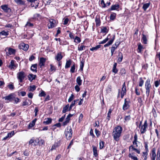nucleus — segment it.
Wrapping results in <instances>:
<instances>
[{"instance_id": "412c9836", "label": "nucleus", "mask_w": 160, "mask_h": 160, "mask_svg": "<svg viewBox=\"0 0 160 160\" xmlns=\"http://www.w3.org/2000/svg\"><path fill=\"white\" fill-rule=\"evenodd\" d=\"M63 58L61 54V52H59L58 53L55 57V59L57 60L58 61H59Z\"/></svg>"}, {"instance_id": "7c9ffc66", "label": "nucleus", "mask_w": 160, "mask_h": 160, "mask_svg": "<svg viewBox=\"0 0 160 160\" xmlns=\"http://www.w3.org/2000/svg\"><path fill=\"white\" fill-rule=\"evenodd\" d=\"M46 120L43 122V123L46 124H50L52 121V119L51 118H48L47 119H45Z\"/></svg>"}, {"instance_id": "393cba45", "label": "nucleus", "mask_w": 160, "mask_h": 160, "mask_svg": "<svg viewBox=\"0 0 160 160\" xmlns=\"http://www.w3.org/2000/svg\"><path fill=\"white\" fill-rule=\"evenodd\" d=\"M134 151H135L137 153L140 154V151L139 150L137 149V148H134V146L133 145H131L129 147V150H130L131 148Z\"/></svg>"}, {"instance_id": "a18cd8bd", "label": "nucleus", "mask_w": 160, "mask_h": 160, "mask_svg": "<svg viewBox=\"0 0 160 160\" xmlns=\"http://www.w3.org/2000/svg\"><path fill=\"white\" fill-rule=\"evenodd\" d=\"M74 41L77 43H79L81 41V39L78 36H76L75 38Z\"/></svg>"}, {"instance_id": "4468645a", "label": "nucleus", "mask_w": 160, "mask_h": 160, "mask_svg": "<svg viewBox=\"0 0 160 160\" xmlns=\"http://www.w3.org/2000/svg\"><path fill=\"white\" fill-rule=\"evenodd\" d=\"M151 88V85L150 84V79L148 78L147 79L145 82V88Z\"/></svg>"}, {"instance_id": "9b49d317", "label": "nucleus", "mask_w": 160, "mask_h": 160, "mask_svg": "<svg viewBox=\"0 0 160 160\" xmlns=\"http://www.w3.org/2000/svg\"><path fill=\"white\" fill-rule=\"evenodd\" d=\"M119 5L118 4H116L111 6V8L108 9V11H111L114 10H117L119 8Z\"/></svg>"}, {"instance_id": "f8f14e48", "label": "nucleus", "mask_w": 160, "mask_h": 160, "mask_svg": "<svg viewBox=\"0 0 160 160\" xmlns=\"http://www.w3.org/2000/svg\"><path fill=\"white\" fill-rule=\"evenodd\" d=\"M46 61V59L44 58H40L39 65L40 68H41L42 66H44L45 63Z\"/></svg>"}, {"instance_id": "72a5a7b5", "label": "nucleus", "mask_w": 160, "mask_h": 160, "mask_svg": "<svg viewBox=\"0 0 160 160\" xmlns=\"http://www.w3.org/2000/svg\"><path fill=\"white\" fill-rule=\"evenodd\" d=\"M143 48V47L141 44L140 43H139L138 45V52H141Z\"/></svg>"}, {"instance_id": "9d476101", "label": "nucleus", "mask_w": 160, "mask_h": 160, "mask_svg": "<svg viewBox=\"0 0 160 160\" xmlns=\"http://www.w3.org/2000/svg\"><path fill=\"white\" fill-rule=\"evenodd\" d=\"M1 8L6 12H11V9L8 7L7 5H2L1 6Z\"/></svg>"}, {"instance_id": "e2e57ef3", "label": "nucleus", "mask_w": 160, "mask_h": 160, "mask_svg": "<svg viewBox=\"0 0 160 160\" xmlns=\"http://www.w3.org/2000/svg\"><path fill=\"white\" fill-rule=\"evenodd\" d=\"M95 132L97 137H98L100 135V132L99 130H98L97 129H95Z\"/></svg>"}, {"instance_id": "c9c22d12", "label": "nucleus", "mask_w": 160, "mask_h": 160, "mask_svg": "<svg viewBox=\"0 0 160 160\" xmlns=\"http://www.w3.org/2000/svg\"><path fill=\"white\" fill-rule=\"evenodd\" d=\"M36 143H37L36 141L34 140L32 138L31 139L29 142V144L31 145L32 146L33 145V143L34 144V146H35L36 145Z\"/></svg>"}, {"instance_id": "8fccbe9b", "label": "nucleus", "mask_w": 160, "mask_h": 160, "mask_svg": "<svg viewBox=\"0 0 160 160\" xmlns=\"http://www.w3.org/2000/svg\"><path fill=\"white\" fill-rule=\"evenodd\" d=\"M115 38V36L114 35H113L112 38H111V40H109V41L107 43L108 44H109V45H111L112 44V43H113L114 40Z\"/></svg>"}, {"instance_id": "052dcab7", "label": "nucleus", "mask_w": 160, "mask_h": 160, "mask_svg": "<svg viewBox=\"0 0 160 160\" xmlns=\"http://www.w3.org/2000/svg\"><path fill=\"white\" fill-rule=\"evenodd\" d=\"M30 105V104H29V102L27 101V100L23 102H22V106H29Z\"/></svg>"}, {"instance_id": "79ce46f5", "label": "nucleus", "mask_w": 160, "mask_h": 160, "mask_svg": "<svg viewBox=\"0 0 160 160\" xmlns=\"http://www.w3.org/2000/svg\"><path fill=\"white\" fill-rule=\"evenodd\" d=\"M116 14L115 13H112L110 16V19L111 20H114L116 17Z\"/></svg>"}, {"instance_id": "a19ab883", "label": "nucleus", "mask_w": 160, "mask_h": 160, "mask_svg": "<svg viewBox=\"0 0 160 160\" xmlns=\"http://www.w3.org/2000/svg\"><path fill=\"white\" fill-rule=\"evenodd\" d=\"M142 35L143 37L142 39V41L144 44H146L147 43V39L146 37L144 34H143Z\"/></svg>"}, {"instance_id": "4d7b16f0", "label": "nucleus", "mask_w": 160, "mask_h": 160, "mask_svg": "<svg viewBox=\"0 0 160 160\" xmlns=\"http://www.w3.org/2000/svg\"><path fill=\"white\" fill-rule=\"evenodd\" d=\"M75 64L74 63L73 65L71 67L70 69V72L72 73H73L75 72Z\"/></svg>"}, {"instance_id": "1a4fd4ad", "label": "nucleus", "mask_w": 160, "mask_h": 160, "mask_svg": "<svg viewBox=\"0 0 160 160\" xmlns=\"http://www.w3.org/2000/svg\"><path fill=\"white\" fill-rule=\"evenodd\" d=\"M147 126L148 123L147 122V121L146 120L144 122L143 125H142L141 127L140 130V132L141 133H144L146 132V129L147 128Z\"/></svg>"}, {"instance_id": "a878e982", "label": "nucleus", "mask_w": 160, "mask_h": 160, "mask_svg": "<svg viewBox=\"0 0 160 160\" xmlns=\"http://www.w3.org/2000/svg\"><path fill=\"white\" fill-rule=\"evenodd\" d=\"M92 147L93 155L95 157H97L98 155L97 152V148L93 146H92Z\"/></svg>"}, {"instance_id": "49530a36", "label": "nucleus", "mask_w": 160, "mask_h": 160, "mask_svg": "<svg viewBox=\"0 0 160 160\" xmlns=\"http://www.w3.org/2000/svg\"><path fill=\"white\" fill-rule=\"evenodd\" d=\"M13 101H14V103L17 104L18 102H20V99L18 98L15 97L14 96Z\"/></svg>"}, {"instance_id": "aec40b11", "label": "nucleus", "mask_w": 160, "mask_h": 160, "mask_svg": "<svg viewBox=\"0 0 160 160\" xmlns=\"http://www.w3.org/2000/svg\"><path fill=\"white\" fill-rule=\"evenodd\" d=\"M36 77V75H34L32 74H29L28 76V80L31 82L35 79Z\"/></svg>"}, {"instance_id": "5701e85b", "label": "nucleus", "mask_w": 160, "mask_h": 160, "mask_svg": "<svg viewBox=\"0 0 160 160\" xmlns=\"http://www.w3.org/2000/svg\"><path fill=\"white\" fill-rule=\"evenodd\" d=\"M126 88H122V92L121 94V97L122 98L126 94Z\"/></svg>"}, {"instance_id": "2f4dec72", "label": "nucleus", "mask_w": 160, "mask_h": 160, "mask_svg": "<svg viewBox=\"0 0 160 160\" xmlns=\"http://www.w3.org/2000/svg\"><path fill=\"white\" fill-rule=\"evenodd\" d=\"M15 2L18 4L23 5L25 4V1L22 0H14Z\"/></svg>"}, {"instance_id": "b1692460", "label": "nucleus", "mask_w": 160, "mask_h": 160, "mask_svg": "<svg viewBox=\"0 0 160 160\" xmlns=\"http://www.w3.org/2000/svg\"><path fill=\"white\" fill-rule=\"evenodd\" d=\"M37 64H32L31 67V70L33 72H36L37 71Z\"/></svg>"}, {"instance_id": "ddd939ff", "label": "nucleus", "mask_w": 160, "mask_h": 160, "mask_svg": "<svg viewBox=\"0 0 160 160\" xmlns=\"http://www.w3.org/2000/svg\"><path fill=\"white\" fill-rule=\"evenodd\" d=\"M15 62V61L12 60L10 62V63L9 66V68L11 69L16 68L17 67V65L16 64Z\"/></svg>"}, {"instance_id": "0e129e2a", "label": "nucleus", "mask_w": 160, "mask_h": 160, "mask_svg": "<svg viewBox=\"0 0 160 160\" xmlns=\"http://www.w3.org/2000/svg\"><path fill=\"white\" fill-rule=\"evenodd\" d=\"M90 135L91 136L92 138H94L95 137V136L94 135L93 132V130L92 128H91L89 132Z\"/></svg>"}, {"instance_id": "c03bdc74", "label": "nucleus", "mask_w": 160, "mask_h": 160, "mask_svg": "<svg viewBox=\"0 0 160 160\" xmlns=\"http://www.w3.org/2000/svg\"><path fill=\"white\" fill-rule=\"evenodd\" d=\"M144 83V81L142 80V78H139V86L142 87Z\"/></svg>"}, {"instance_id": "f704fd0d", "label": "nucleus", "mask_w": 160, "mask_h": 160, "mask_svg": "<svg viewBox=\"0 0 160 160\" xmlns=\"http://www.w3.org/2000/svg\"><path fill=\"white\" fill-rule=\"evenodd\" d=\"M150 5V2H148L144 4L142 7V8L145 11H146L147 8H148L149 6Z\"/></svg>"}, {"instance_id": "09e8293b", "label": "nucleus", "mask_w": 160, "mask_h": 160, "mask_svg": "<svg viewBox=\"0 0 160 160\" xmlns=\"http://www.w3.org/2000/svg\"><path fill=\"white\" fill-rule=\"evenodd\" d=\"M105 142L103 141H101L99 142V148L102 149L104 147Z\"/></svg>"}, {"instance_id": "39448f33", "label": "nucleus", "mask_w": 160, "mask_h": 160, "mask_svg": "<svg viewBox=\"0 0 160 160\" xmlns=\"http://www.w3.org/2000/svg\"><path fill=\"white\" fill-rule=\"evenodd\" d=\"M130 102L129 101H127V99L125 98L124 99V104L122 106V109L123 110H126L128 109L130 107Z\"/></svg>"}, {"instance_id": "6e6552de", "label": "nucleus", "mask_w": 160, "mask_h": 160, "mask_svg": "<svg viewBox=\"0 0 160 160\" xmlns=\"http://www.w3.org/2000/svg\"><path fill=\"white\" fill-rule=\"evenodd\" d=\"M50 24H48V28H52L55 26L56 21L53 19H50L49 20Z\"/></svg>"}, {"instance_id": "4c0bfd02", "label": "nucleus", "mask_w": 160, "mask_h": 160, "mask_svg": "<svg viewBox=\"0 0 160 160\" xmlns=\"http://www.w3.org/2000/svg\"><path fill=\"white\" fill-rule=\"evenodd\" d=\"M84 60L83 59H82L80 62V70L81 71H83V68L84 64Z\"/></svg>"}, {"instance_id": "338daca9", "label": "nucleus", "mask_w": 160, "mask_h": 160, "mask_svg": "<svg viewBox=\"0 0 160 160\" xmlns=\"http://www.w3.org/2000/svg\"><path fill=\"white\" fill-rule=\"evenodd\" d=\"M40 16V14L38 13H35L34 14L33 17L32 18L33 19H36L38 17H39Z\"/></svg>"}, {"instance_id": "dca6fc26", "label": "nucleus", "mask_w": 160, "mask_h": 160, "mask_svg": "<svg viewBox=\"0 0 160 160\" xmlns=\"http://www.w3.org/2000/svg\"><path fill=\"white\" fill-rule=\"evenodd\" d=\"M8 51L7 53L10 55L12 54H14L15 53L16 50L15 49L11 48H9L7 49Z\"/></svg>"}, {"instance_id": "37998d69", "label": "nucleus", "mask_w": 160, "mask_h": 160, "mask_svg": "<svg viewBox=\"0 0 160 160\" xmlns=\"http://www.w3.org/2000/svg\"><path fill=\"white\" fill-rule=\"evenodd\" d=\"M112 110L111 109H110L108 113V115L107 117V119L108 120V121H109L110 120V115L111 113L112 112Z\"/></svg>"}, {"instance_id": "774afa93", "label": "nucleus", "mask_w": 160, "mask_h": 160, "mask_svg": "<svg viewBox=\"0 0 160 160\" xmlns=\"http://www.w3.org/2000/svg\"><path fill=\"white\" fill-rule=\"evenodd\" d=\"M8 87L11 90H13L14 88V86L12 84H10L8 85Z\"/></svg>"}, {"instance_id": "c756f323", "label": "nucleus", "mask_w": 160, "mask_h": 160, "mask_svg": "<svg viewBox=\"0 0 160 160\" xmlns=\"http://www.w3.org/2000/svg\"><path fill=\"white\" fill-rule=\"evenodd\" d=\"M34 25L33 23L30 22H28L25 25V27L27 28H33Z\"/></svg>"}, {"instance_id": "cd10ccee", "label": "nucleus", "mask_w": 160, "mask_h": 160, "mask_svg": "<svg viewBox=\"0 0 160 160\" xmlns=\"http://www.w3.org/2000/svg\"><path fill=\"white\" fill-rule=\"evenodd\" d=\"M82 80L80 76L78 77L76 79V82L79 86H81L82 84Z\"/></svg>"}, {"instance_id": "de8ad7c7", "label": "nucleus", "mask_w": 160, "mask_h": 160, "mask_svg": "<svg viewBox=\"0 0 160 160\" xmlns=\"http://www.w3.org/2000/svg\"><path fill=\"white\" fill-rule=\"evenodd\" d=\"M110 35V34H109L108 35V37L106 38H105V39L103 40L102 41L100 42H99V44H103L105 43L108 40L109 38H108V36H109Z\"/></svg>"}, {"instance_id": "f257e3e1", "label": "nucleus", "mask_w": 160, "mask_h": 160, "mask_svg": "<svg viewBox=\"0 0 160 160\" xmlns=\"http://www.w3.org/2000/svg\"><path fill=\"white\" fill-rule=\"evenodd\" d=\"M122 131V128L120 126H118L114 128L112 132V135L114 139L118 141L119 139V137L121 135Z\"/></svg>"}, {"instance_id": "2eb2a0df", "label": "nucleus", "mask_w": 160, "mask_h": 160, "mask_svg": "<svg viewBox=\"0 0 160 160\" xmlns=\"http://www.w3.org/2000/svg\"><path fill=\"white\" fill-rule=\"evenodd\" d=\"M39 2L37 0H34L32 2L31 6L32 7H35V8H37Z\"/></svg>"}, {"instance_id": "5fc2aeb1", "label": "nucleus", "mask_w": 160, "mask_h": 160, "mask_svg": "<svg viewBox=\"0 0 160 160\" xmlns=\"http://www.w3.org/2000/svg\"><path fill=\"white\" fill-rule=\"evenodd\" d=\"M8 32H6L5 31L3 30L0 32V35H2L4 36H7L8 35Z\"/></svg>"}, {"instance_id": "680f3d73", "label": "nucleus", "mask_w": 160, "mask_h": 160, "mask_svg": "<svg viewBox=\"0 0 160 160\" xmlns=\"http://www.w3.org/2000/svg\"><path fill=\"white\" fill-rule=\"evenodd\" d=\"M14 131H12L11 132L8 133V137H9V138H11L12 137L13 135H14Z\"/></svg>"}, {"instance_id": "69168bd1", "label": "nucleus", "mask_w": 160, "mask_h": 160, "mask_svg": "<svg viewBox=\"0 0 160 160\" xmlns=\"http://www.w3.org/2000/svg\"><path fill=\"white\" fill-rule=\"evenodd\" d=\"M131 119V116L130 115L125 116L124 118V120L126 121H128Z\"/></svg>"}, {"instance_id": "7ed1b4c3", "label": "nucleus", "mask_w": 160, "mask_h": 160, "mask_svg": "<svg viewBox=\"0 0 160 160\" xmlns=\"http://www.w3.org/2000/svg\"><path fill=\"white\" fill-rule=\"evenodd\" d=\"M64 133L67 139H70L72 137V131L71 127H67L65 130Z\"/></svg>"}, {"instance_id": "603ef678", "label": "nucleus", "mask_w": 160, "mask_h": 160, "mask_svg": "<svg viewBox=\"0 0 160 160\" xmlns=\"http://www.w3.org/2000/svg\"><path fill=\"white\" fill-rule=\"evenodd\" d=\"M126 70L124 68H122L120 70V73L121 75L122 76H124L126 73Z\"/></svg>"}, {"instance_id": "f03ea898", "label": "nucleus", "mask_w": 160, "mask_h": 160, "mask_svg": "<svg viewBox=\"0 0 160 160\" xmlns=\"http://www.w3.org/2000/svg\"><path fill=\"white\" fill-rule=\"evenodd\" d=\"M156 152V148H153L150 154L151 160H155L156 157V160H160V149H158L157 152V154Z\"/></svg>"}, {"instance_id": "ea45409f", "label": "nucleus", "mask_w": 160, "mask_h": 160, "mask_svg": "<svg viewBox=\"0 0 160 160\" xmlns=\"http://www.w3.org/2000/svg\"><path fill=\"white\" fill-rule=\"evenodd\" d=\"M69 107V104L66 105L63 108L62 112L63 113H65L68 110Z\"/></svg>"}, {"instance_id": "c85d7f7f", "label": "nucleus", "mask_w": 160, "mask_h": 160, "mask_svg": "<svg viewBox=\"0 0 160 160\" xmlns=\"http://www.w3.org/2000/svg\"><path fill=\"white\" fill-rule=\"evenodd\" d=\"M95 21L96 24V25L97 27L99 26L100 25L101 23V21L100 19L99 18H98L97 17H96Z\"/></svg>"}, {"instance_id": "58836bf2", "label": "nucleus", "mask_w": 160, "mask_h": 160, "mask_svg": "<svg viewBox=\"0 0 160 160\" xmlns=\"http://www.w3.org/2000/svg\"><path fill=\"white\" fill-rule=\"evenodd\" d=\"M101 45H98L96 46L95 47H92V48H90V50L91 51H96L98 49L100 48Z\"/></svg>"}, {"instance_id": "f3484780", "label": "nucleus", "mask_w": 160, "mask_h": 160, "mask_svg": "<svg viewBox=\"0 0 160 160\" xmlns=\"http://www.w3.org/2000/svg\"><path fill=\"white\" fill-rule=\"evenodd\" d=\"M117 64L116 62H114L113 66L112 72L115 74L117 73L118 72V70L116 68Z\"/></svg>"}, {"instance_id": "13d9d810", "label": "nucleus", "mask_w": 160, "mask_h": 160, "mask_svg": "<svg viewBox=\"0 0 160 160\" xmlns=\"http://www.w3.org/2000/svg\"><path fill=\"white\" fill-rule=\"evenodd\" d=\"M74 98V96L73 94H72L69 98L68 101L69 102H71Z\"/></svg>"}, {"instance_id": "3c124183", "label": "nucleus", "mask_w": 160, "mask_h": 160, "mask_svg": "<svg viewBox=\"0 0 160 160\" xmlns=\"http://www.w3.org/2000/svg\"><path fill=\"white\" fill-rule=\"evenodd\" d=\"M144 144L145 148L144 151H149L148 146V142H144Z\"/></svg>"}, {"instance_id": "6ab92c4d", "label": "nucleus", "mask_w": 160, "mask_h": 160, "mask_svg": "<svg viewBox=\"0 0 160 160\" xmlns=\"http://www.w3.org/2000/svg\"><path fill=\"white\" fill-rule=\"evenodd\" d=\"M149 151H144V152H142V157L143 158V159L144 160H146L147 158V156L148 155V152Z\"/></svg>"}, {"instance_id": "864d4df0", "label": "nucleus", "mask_w": 160, "mask_h": 160, "mask_svg": "<svg viewBox=\"0 0 160 160\" xmlns=\"http://www.w3.org/2000/svg\"><path fill=\"white\" fill-rule=\"evenodd\" d=\"M133 146H134V148H137L138 147V143H140V142L138 141H133Z\"/></svg>"}, {"instance_id": "0eeeda50", "label": "nucleus", "mask_w": 160, "mask_h": 160, "mask_svg": "<svg viewBox=\"0 0 160 160\" xmlns=\"http://www.w3.org/2000/svg\"><path fill=\"white\" fill-rule=\"evenodd\" d=\"M14 94L13 93H11L8 95L3 97L5 101H7L8 102H12L14 98Z\"/></svg>"}, {"instance_id": "6e6d98bb", "label": "nucleus", "mask_w": 160, "mask_h": 160, "mask_svg": "<svg viewBox=\"0 0 160 160\" xmlns=\"http://www.w3.org/2000/svg\"><path fill=\"white\" fill-rule=\"evenodd\" d=\"M46 95V94L45 92L43 90H42L41 92L39 93L38 95L39 97H45Z\"/></svg>"}, {"instance_id": "4be33fe9", "label": "nucleus", "mask_w": 160, "mask_h": 160, "mask_svg": "<svg viewBox=\"0 0 160 160\" xmlns=\"http://www.w3.org/2000/svg\"><path fill=\"white\" fill-rule=\"evenodd\" d=\"M37 120V119L35 118L31 122H30L28 125V128H30L33 127L35 124V123L36 122Z\"/></svg>"}, {"instance_id": "20e7f679", "label": "nucleus", "mask_w": 160, "mask_h": 160, "mask_svg": "<svg viewBox=\"0 0 160 160\" xmlns=\"http://www.w3.org/2000/svg\"><path fill=\"white\" fill-rule=\"evenodd\" d=\"M26 75L25 73L23 72H18L17 74V77L19 80L20 82H22L23 80L24 79Z\"/></svg>"}, {"instance_id": "bb28decb", "label": "nucleus", "mask_w": 160, "mask_h": 160, "mask_svg": "<svg viewBox=\"0 0 160 160\" xmlns=\"http://www.w3.org/2000/svg\"><path fill=\"white\" fill-rule=\"evenodd\" d=\"M72 63V61L70 59L68 60L66 62V65L65 66V68H69L70 65Z\"/></svg>"}, {"instance_id": "e433bc0d", "label": "nucleus", "mask_w": 160, "mask_h": 160, "mask_svg": "<svg viewBox=\"0 0 160 160\" xmlns=\"http://www.w3.org/2000/svg\"><path fill=\"white\" fill-rule=\"evenodd\" d=\"M132 154L133 153H129L128 155V157L133 160H138V158L136 156L132 155Z\"/></svg>"}, {"instance_id": "a211bd4d", "label": "nucleus", "mask_w": 160, "mask_h": 160, "mask_svg": "<svg viewBox=\"0 0 160 160\" xmlns=\"http://www.w3.org/2000/svg\"><path fill=\"white\" fill-rule=\"evenodd\" d=\"M119 57L117 60V62L120 63L122 61L123 59V55L122 53L119 52L118 53Z\"/></svg>"}, {"instance_id": "bf43d9fd", "label": "nucleus", "mask_w": 160, "mask_h": 160, "mask_svg": "<svg viewBox=\"0 0 160 160\" xmlns=\"http://www.w3.org/2000/svg\"><path fill=\"white\" fill-rule=\"evenodd\" d=\"M36 88V87L35 86L33 85L32 86H30L29 88V91H33Z\"/></svg>"}, {"instance_id": "473e14b6", "label": "nucleus", "mask_w": 160, "mask_h": 160, "mask_svg": "<svg viewBox=\"0 0 160 160\" xmlns=\"http://www.w3.org/2000/svg\"><path fill=\"white\" fill-rule=\"evenodd\" d=\"M108 30L107 29L106 27H103L101 28V32L105 33L106 34L108 32Z\"/></svg>"}, {"instance_id": "423d86ee", "label": "nucleus", "mask_w": 160, "mask_h": 160, "mask_svg": "<svg viewBox=\"0 0 160 160\" xmlns=\"http://www.w3.org/2000/svg\"><path fill=\"white\" fill-rule=\"evenodd\" d=\"M18 48L20 49H22L25 51H27L29 48V45L24 43H21L18 46Z\"/></svg>"}]
</instances>
